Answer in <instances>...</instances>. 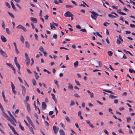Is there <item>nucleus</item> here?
Segmentation results:
<instances>
[{"label": "nucleus", "mask_w": 135, "mask_h": 135, "mask_svg": "<svg viewBox=\"0 0 135 135\" xmlns=\"http://www.w3.org/2000/svg\"><path fill=\"white\" fill-rule=\"evenodd\" d=\"M6 6L9 8H10V6L9 3L7 2H6Z\"/></svg>", "instance_id": "864d4df0"}, {"label": "nucleus", "mask_w": 135, "mask_h": 135, "mask_svg": "<svg viewBox=\"0 0 135 135\" xmlns=\"http://www.w3.org/2000/svg\"><path fill=\"white\" fill-rule=\"evenodd\" d=\"M29 96H26V99H25L26 102H27L29 100Z\"/></svg>", "instance_id": "603ef678"}, {"label": "nucleus", "mask_w": 135, "mask_h": 135, "mask_svg": "<svg viewBox=\"0 0 135 135\" xmlns=\"http://www.w3.org/2000/svg\"><path fill=\"white\" fill-rule=\"evenodd\" d=\"M16 66L17 67L18 69V71H20V70L21 66L19 64L18 65H16Z\"/></svg>", "instance_id": "5fc2aeb1"}, {"label": "nucleus", "mask_w": 135, "mask_h": 135, "mask_svg": "<svg viewBox=\"0 0 135 135\" xmlns=\"http://www.w3.org/2000/svg\"><path fill=\"white\" fill-rule=\"evenodd\" d=\"M53 129L54 133L55 134H56L58 131L59 128L55 126H54L53 127Z\"/></svg>", "instance_id": "7ed1b4c3"}, {"label": "nucleus", "mask_w": 135, "mask_h": 135, "mask_svg": "<svg viewBox=\"0 0 135 135\" xmlns=\"http://www.w3.org/2000/svg\"><path fill=\"white\" fill-rule=\"evenodd\" d=\"M108 55L109 56H111L112 55L113 53L112 51H109L108 52Z\"/></svg>", "instance_id": "4be33fe9"}, {"label": "nucleus", "mask_w": 135, "mask_h": 135, "mask_svg": "<svg viewBox=\"0 0 135 135\" xmlns=\"http://www.w3.org/2000/svg\"><path fill=\"white\" fill-rule=\"evenodd\" d=\"M75 104L74 102V100H71V102L70 105L71 106H73Z\"/></svg>", "instance_id": "58836bf2"}, {"label": "nucleus", "mask_w": 135, "mask_h": 135, "mask_svg": "<svg viewBox=\"0 0 135 135\" xmlns=\"http://www.w3.org/2000/svg\"><path fill=\"white\" fill-rule=\"evenodd\" d=\"M129 71L131 73H132L133 72H134V73H135V71L133 69H129Z\"/></svg>", "instance_id": "de8ad7c7"}, {"label": "nucleus", "mask_w": 135, "mask_h": 135, "mask_svg": "<svg viewBox=\"0 0 135 135\" xmlns=\"http://www.w3.org/2000/svg\"><path fill=\"white\" fill-rule=\"evenodd\" d=\"M47 107V105L45 102H43L42 104V108L43 110L45 109Z\"/></svg>", "instance_id": "39448f33"}, {"label": "nucleus", "mask_w": 135, "mask_h": 135, "mask_svg": "<svg viewBox=\"0 0 135 135\" xmlns=\"http://www.w3.org/2000/svg\"><path fill=\"white\" fill-rule=\"evenodd\" d=\"M6 31L7 33L8 34H9L10 33V32L9 30V29L8 28H6Z\"/></svg>", "instance_id": "a19ab883"}, {"label": "nucleus", "mask_w": 135, "mask_h": 135, "mask_svg": "<svg viewBox=\"0 0 135 135\" xmlns=\"http://www.w3.org/2000/svg\"><path fill=\"white\" fill-rule=\"evenodd\" d=\"M29 129L31 132H32L33 134H34V132L32 127H30L29 128Z\"/></svg>", "instance_id": "3c124183"}, {"label": "nucleus", "mask_w": 135, "mask_h": 135, "mask_svg": "<svg viewBox=\"0 0 135 135\" xmlns=\"http://www.w3.org/2000/svg\"><path fill=\"white\" fill-rule=\"evenodd\" d=\"M76 28L78 29H81V27L79 25H76Z\"/></svg>", "instance_id": "052dcab7"}, {"label": "nucleus", "mask_w": 135, "mask_h": 135, "mask_svg": "<svg viewBox=\"0 0 135 135\" xmlns=\"http://www.w3.org/2000/svg\"><path fill=\"white\" fill-rule=\"evenodd\" d=\"M96 101H97V103H98L100 105H102L103 104V103H101V102H100L98 100H97Z\"/></svg>", "instance_id": "338daca9"}, {"label": "nucleus", "mask_w": 135, "mask_h": 135, "mask_svg": "<svg viewBox=\"0 0 135 135\" xmlns=\"http://www.w3.org/2000/svg\"><path fill=\"white\" fill-rule=\"evenodd\" d=\"M117 43L118 44H121V42L120 41V40H119V39H118L117 41Z\"/></svg>", "instance_id": "8fccbe9b"}, {"label": "nucleus", "mask_w": 135, "mask_h": 135, "mask_svg": "<svg viewBox=\"0 0 135 135\" xmlns=\"http://www.w3.org/2000/svg\"><path fill=\"white\" fill-rule=\"evenodd\" d=\"M80 31L84 32H86V30L85 29H81L80 30Z\"/></svg>", "instance_id": "680f3d73"}, {"label": "nucleus", "mask_w": 135, "mask_h": 135, "mask_svg": "<svg viewBox=\"0 0 135 135\" xmlns=\"http://www.w3.org/2000/svg\"><path fill=\"white\" fill-rule=\"evenodd\" d=\"M2 114L6 118H7L8 117V115L5 113L4 111L2 112Z\"/></svg>", "instance_id": "412c9836"}, {"label": "nucleus", "mask_w": 135, "mask_h": 135, "mask_svg": "<svg viewBox=\"0 0 135 135\" xmlns=\"http://www.w3.org/2000/svg\"><path fill=\"white\" fill-rule=\"evenodd\" d=\"M78 65V62L76 61L74 63V66L75 67H77Z\"/></svg>", "instance_id": "2f4dec72"}, {"label": "nucleus", "mask_w": 135, "mask_h": 135, "mask_svg": "<svg viewBox=\"0 0 135 135\" xmlns=\"http://www.w3.org/2000/svg\"><path fill=\"white\" fill-rule=\"evenodd\" d=\"M64 16L66 17H72L74 15L70 12L68 11L64 14Z\"/></svg>", "instance_id": "f257e3e1"}, {"label": "nucleus", "mask_w": 135, "mask_h": 135, "mask_svg": "<svg viewBox=\"0 0 135 135\" xmlns=\"http://www.w3.org/2000/svg\"><path fill=\"white\" fill-rule=\"evenodd\" d=\"M123 51H124L126 52V53L127 54V53H128L131 55L132 56H133V55L130 51H126V50H124Z\"/></svg>", "instance_id": "cd10ccee"}, {"label": "nucleus", "mask_w": 135, "mask_h": 135, "mask_svg": "<svg viewBox=\"0 0 135 135\" xmlns=\"http://www.w3.org/2000/svg\"><path fill=\"white\" fill-rule=\"evenodd\" d=\"M57 37V35L56 34H54L53 36V38L55 39H56Z\"/></svg>", "instance_id": "0e129e2a"}, {"label": "nucleus", "mask_w": 135, "mask_h": 135, "mask_svg": "<svg viewBox=\"0 0 135 135\" xmlns=\"http://www.w3.org/2000/svg\"><path fill=\"white\" fill-rule=\"evenodd\" d=\"M11 84L12 91L14 93V94H15L16 93V91L15 90V87L12 82H11Z\"/></svg>", "instance_id": "20e7f679"}, {"label": "nucleus", "mask_w": 135, "mask_h": 135, "mask_svg": "<svg viewBox=\"0 0 135 135\" xmlns=\"http://www.w3.org/2000/svg\"><path fill=\"white\" fill-rule=\"evenodd\" d=\"M11 6H12V7L13 8V9H16L15 7V6L14 5L13 2L12 1H11Z\"/></svg>", "instance_id": "bb28decb"}, {"label": "nucleus", "mask_w": 135, "mask_h": 135, "mask_svg": "<svg viewBox=\"0 0 135 135\" xmlns=\"http://www.w3.org/2000/svg\"><path fill=\"white\" fill-rule=\"evenodd\" d=\"M8 113L10 117L12 118L14 120V122H16L17 123V121L16 119L14 118V116L11 114V112L9 111H8Z\"/></svg>", "instance_id": "1a4fd4ad"}, {"label": "nucleus", "mask_w": 135, "mask_h": 135, "mask_svg": "<svg viewBox=\"0 0 135 135\" xmlns=\"http://www.w3.org/2000/svg\"><path fill=\"white\" fill-rule=\"evenodd\" d=\"M2 26L3 28L4 29L5 28V26L4 22L3 21H2Z\"/></svg>", "instance_id": "393cba45"}, {"label": "nucleus", "mask_w": 135, "mask_h": 135, "mask_svg": "<svg viewBox=\"0 0 135 135\" xmlns=\"http://www.w3.org/2000/svg\"><path fill=\"white\" fill-rule=\"evenodd\" d=\"M66 7L68 8L73 7L72 5H70L68 4H67L66 5Z\"/></svg>", "instance_id": "4c0bfd02"}, {"label": "nucleus", "mask_w": 135, "mask_h": 135, "mask_svg": "<svg viewBox=\"0 0 135 135\" xmlns=\"http://www.w3.org/2000/svg\"><path fill=\"white\" fill-rule=\"evenodd\" d=\"M93 15H95L97 17L98 16H99V15L97 14V13H96L95 12H90Z\"/></svg>", "instance_id": "f704fd0d"}, {"label": "nucleus", "mask_w": 135, "mask_h": 135, "mask_svg": "<svg viewBox=\"0 0 135 135\" xmlns=\"http://www.w3.org/2000/svg\"><path fill=\"white\" fill-rule=\"evenodd\" d=\"M65 119L68 122H70V120L68 117L66 116L65 117Z\"/></svg>", "instance_id": "473e14b6"}, {"label": "nucleus", "mask_w": 135, "mask_h": 135, "mask_svg": "<svg viewBox=\"0 0 135 135\" xmlns=\"http://www.w3.org/2000/svg\"><path fill=\"white\" fill-rule=\"evenodd\" d=\"M107 24H108V25H109L110 23H108V22H104V23L103 25L105 26H107Z\"/></svg>", "instance_id": "4d7b16f0"}, {"label": "nucleus", "mask_w": 135, "mask_h": 135, "mask_svg": "<svg viewBox=\"0 0 135 135\" xmlns=\"http://www.w3.org/2000/svg\"><path fill=\"white\" fill-rule=\"evenodd\" d=\"M96 33L97 35L100 37L101 38H102V36L98 32H96Z\"/></svg>", "instance_id": "09e8293b"}, {"label": "nucleus", "mask_w": 135, "mask_h": 135, "mask_svg": "<svg viewBox=\"0 0 135 135\" xmlns=\"http://www.w3.org/2000/svg\"><path fill=\"white\" fill-rule=\"evenodd\" d=\"M8 13L9 15V16L12 18H13L14 17V15L11 13L10 12H8Z\"/></svg>", "instance_id": "7c9ffc66"}, {"label": "nucleus", "mask_w": 135, "mask_h": 135, "mask_svg": "<svg viewBox=\"0 0 135 135\" xmlns=\"http://www.w3.org/2000/svg\"><path fill=\"white\" fill-rule=\"evenodd\" d=\"M87 92L89 94L91 98H92L93 97L94 94L93 93L91 92L89 90H88Z\"/></svg>", "instance_id": "4468645a"}, {"label": "nucleus", "mask_w": 135, "mask_h": 135, "mask_svg": "<svg viewBox=\"0 0 135 135\" xmlns=\"http://www.w3.org/2000/svg\"><path fill=\"white\" fill-rule=\"evenodd\" d=\"M109 98H110L112 99H113L117 97L115 96H114L113 95H112V94H110L109 95Z\"/></svg>", "instance_id": "c85d7f7f"}, {"label": "nucleus", "mask_w": 135, "mask_h": 135, "mask_svg": "<svg viewBox=\"0 0 135 135\" xmlns=\"http://www.w3.org/2000/svg\"><path fill=\"white\" fill-rule=\"evenodd\" d=\"M75 82L76 83V84L77 85H79V86H80V84L79 83V82H78V81H77L76 80H75Z\"/></svg>", "instance_id": "e2e57ef3"}, {"label": "nucleus", "mask_w": 135, "mask_h": 135, "mask_svg": "<svg viewBox=\"0 0 135 135\" xmlns=\"http://www.w3.org/2000/svg\"><path fill=\"white\" fill-rule=\"evenodd\" d=\"M19 127H20V129L22 130V131H24L25 130V129L24 128V127H22L20 123H19Z\"/></svg>", "instance_id": "5701e85b"}, {"label": "nucleus", "mask_w": 135, "mask_h": 135, "mask_svg": "<svg viewBox=\"0 0 135 135\" xmlns=\"http://www.w3.org/2000/svg\"><path fill=\"white\" fill-rule=\"evenodd\" d=\"M50 25L51 28V29H52L53 28H56V27L55 26H54V25L53 24H52V23H50Z\"/></svg>", "instance_id": "b1692460"}, {"label": "nucleus", "mask_w": 135, "mask_h": 135, "mask_svg": "<svg viewBox=\"0 0 135 135\" xmlns=\"http://www.w3.org/2000/svg\"><path fill=\"white\" fill-rule=\"evenodd\" d=\"M51 95L52 96V98L54 100V101L55 102L56 104L57 100L55 98V95L52 93H51Z\"/></svg>", "instance_id": "ddd939ff"}, {"label": "nucleus", "mask_w": 135, "mask_h": 135, "mask_svg": "<svg viewBox=\"0 0 135 135\" xmlns=\"http://www.w3.org/2000/svg\"><path fill=\"white\" fill-rule=\"evenodd\" d=\"M1 54L4 57H7V56L6 53L2 50L0 51Z\"/></svg>", "instance_id": "0eeeda50"}, {"label": "nucleus", "mask_w": 135, "mask_h": 135, "mask_svg": "<svg viewBox=\"0 0 135 135\" xmlns=\"http://www.w3.org/2000/svg\"><path fill=\"white\" fill-rule=\"evenodd\" d=\"M74 96L76 98H79L80 97V96L77 93H75L74 94Z\"/></svg>", "instance_id": "6e6d98bb"}, {"label": "nucleus", "mask_w": 135, "mask_h": 135, "mask_svg": "<svg viewBox=\"0 0 135 135\" xmlns=\"http://www.w3.org/2000/svg\"><path fill=\"white\" fill-rule=\"evenodd\" d=\"M6 64L7 66H9L13 70L14 73H15V69L12 64L8 63H6Z\"/></svg>", "instance_id": "423d86ee"}, {"label": "nucleus", "mask_w": 135, "mask_h": 135, "mask_svg": "<svg viewBox=\"0 0 135 135\" xmlns=\"http://www.w3.org/2000/svg\"><path fill=\"white\" fill-rule=\"evenodd\" d=\"M103 90L106 91V92H108V93H110L113 94H114V93H113L112 91H111L106 90Z\"/></svg>", "instance_id": "ea45409f"}, {"label": "nucleus", "mask_w": 135, "mask_h": 135, "mask_svg": "<svg viewBox=\"0 0 135 135\" xmlns=\"http://www.w3.org/2000/svg\"><path fill=\"white\" fill-rule=\"evenodd\" d=\"M25 43L26 44V47L27 48H29L30 47V45L28 44V42H25Z\"/></svg>", "instance_id": "aec40b11"}, {"label": "nucleus", "mask_w": 135, "mask_h": 135, "mask_svg": "<svg viewBox=\"0 0 135 135\" xmlns=\"http://www.w3.org/2000/svg\"><path fill=\"white\" fill-rule=\"evenodd\" d=\"M20 40L23 43L24 42V38L22 35L21 36Z\"/></svg>", "instance_id": "72a5a7b5"}, {"label": "nucleus", "mask_w": 135, "mask_h": 135, "mask_svg": "<svg viewBox=\"0 0 135 135\" xmlns=\"http://www.w3.org/2000/svg\"><path fill=\"white\" fill-rule=\"evenodd\" d=\"M117 12L119 14L122 15H126V14L125 13L121 12V9H117Z\"/></svg>", "instance_id": "6e6552de"}, {"label": "nucleus", "mask_w": 135, "mask_h": 135, "mask_svg": "<svg viewBox=\"0 0 135 135\" xmlns=\"http://www.w3.org/2000/svg\"><path fill=\"white\" fill-rule=\"evenodd\" d=\"M30 20L34 23H36L37 22V21L36 19L33 17H31L30 18Z\"/></svg>", "instance_id": "9d476101"}, {"label": "nucleus", "mask_w": 135, "mask_h": 135, "mask_svg": "<svg viewBox=\"0 0 135 135\" xmlns=\"http://www.w3.org/2000/svg\"><path fill=\"white\" fill-rule=\"evenodd\" d=\"M13 132L15 135H19L18 133L14 129L13 131Z\"/></svg>", "instance_id": "c03bdc74"}, {"label": "nucleus", "mask_w": 135, "mask_h": 135, "mask_svg": "<svg viewBox=\"0 0 135 135\" xmlns=\"http://www.w3.org/2000/svg\"><path fill=\"white\" fill-rule=\"evenodd\" d=\"M26 65L28 66L30 62V60L29 58H26Z\"/></svg>", "instance_id": "f8f14e48"}, {"label": "nucleus", "mask_w": 135, "mask_h": 135, "mask_svg": "<svg viewBox=\"0 0 135 135\" xmlns=\"http://www.w3.org/2000/svg\"><path fill=\"white\" fill-rule=\"evenodd\" d=\"M127 122H128L130 121L131 120V118L130 117H128L127 118Z\"/></svg>", "instance_id": "a18cd8bd"}, {"label": "nucleus", "mask_w": 135, "mask_h": 135, "mask_svg": "<svg viewBox=\"0 0 135 135\" xmlns=\"http://www.w3.org/2000/svg\"><path fill=\"white\" fill-rule=\"evenodd\" d=\"M22 29L25 32H26L27 31V29L23 26Z\"/></svg>", "instance_id": "774afa93"}, {"label": "nucleus", "mask_w": 135, "mask_h": 135, "mask_svg": "<svg viewBox=\"0 0 135 135\" xmlns=\"http://www.w3.org/2000/svg\"><path fill=\"white\" fill-rule=\"evenodd\" d=\"M27 110L29 112H30L31 111V109L30 108V104L27 103Z\"/></svg>", "instance_id": "f3484780"}, {"label": "nucleus", "mask_w": 135, "mask_h": 135, "mask_svg": "<svg viewBox=\"0 0 135 135\" xmlns=\"http://www.w3.org/2000/svg\"><path fill=\"white\" fill-rule=\"evenodd\" d=\"M23 26H22L21 25H19L18 26L16 27L18 28L19 29H22V28Z\"/></svg>", "instance_id": "79ce46f5"}, {"label": "nucleus", "mask_w": 135, "mask_h": 135, "mask_svg": "<svg viewBox=\"0 0 135 135\" xmlns=\"http://www.w3.org/2000/svg\"><path fill=\"white\" fill-rule=\"evenodd\" d=\"M59 132L60 135H65V133L63 130H60Z\"/></svg>", "instance_id": "2eb2a0df"}, {"label": "nucleus", "mask_w": 135, "mask_h": 135, "mask_svg": "<svg viewBox=\"0 0 135 135\" xmlns=\"http://www.w3.org/2000/svg\"><path fill=\"white\" fill-rule=\"evenodd\" d=\"M91 17L93 19H94V20H96V18H97V17L96 15H91Z\"/></svg>", "instance_id": "a878e982"}, {"label": "nucleus", "mask_w": 135, "mask_h": 135, "mask_svg": "<svg viewBox=\"0 0 135 135\" xmlns=\"http://www.w3.org/2000/svg\"><path fill=\"white\" fill-rule=\"evenodd\" d=\"M1 39L3 42H5L7 41L6 38L3 35H1Z\"/></svg>", "instance_id": "9b49d317"}, {"label": "nucleus", "mask_w": 135, "mask_h": 135, "mask_svg": "<svg viewBox=\"0 0 135 135\" xmlns=\"http://www.w3.org/2000/svg\"><path fill=\"white\" fill-rule=\"evenodd\" d=\"M11 119L10 120V121L11 123L13 125L16 126V124L14 122V120H12V119L10 118Z\"/></svg>", "instance_id": "dca6fc26"}, {"label": "nucleus", "mask_w": 135, "mask_h": 135, "mask_svg": "<svg viewBox=\"0 0 135 135\" xmlns=\"http://www.w3.org/2000/svg\"><path fill=\"white\" fill-rule=\"evenodd\" d=\"M34 116L37 119H38V116L37 113H35Z\"/></svg>", "instance_id": "bf43d9fd"}, {"label": "nucleus", "mask_w": 135, "mask_h": 135, "mask_svg": "<svg viewBox=\"0 0 135 135\" xmlns=\"http://www.w3.org/2000/svg\"><path fill=\"white\" fill-rule=\"evenodd\" d=\"M118 109L120 111H121L122 110H124V108L123 107H120L118 108Z\"/></svg>", "instance_id": "49530a36"}, {"label": "nucleus", "mask_w": 135, "mask_h": 135, "mask_svg": "<svg viewBox=\"0 0 135 135\" xmlns=\"http://www.w3.org/2000/svg\"><path fill=\"white\" fill-rule=\"evenodd\" d=\"M32 82L33 83V84L35 86L36 85V81L34 79H33L32 80Z\"/></svg>", "instance_id": "e433bc0d"}, {"label": "nucleus", "mask_w": 135, "mask_h": 135, "mask_svg": "<svg viewBox=\"0 0 135 135\" xmlns=\"http://www.w3.org/2000/svg\"><path fill=\"white\" fill-rule=\"evenodd\" d=\"M68 88L69 89H73V86L72 85H71L70 83L69 84V86H68Z\"/></svg>", "instance_id": "a211bd4d"}, {"label": "nucleus", "mask_w": 135, "mask_h": 135, "mask_svg": "<svg viewBox=\"0 0 135 135\" xmlns=\"http://www.w3.org/2000/svg\"><path fill=\"white\" fill-rule=\"evenodd\" d=\"M22 89V93L23 95L24 96L26 94V90L25 87L22 85H20Z\"/></svg>", "instance_id": "f03ea898"}, {"label": "nucleus", "mask_w": 135, "mask_h": 135, "mask_svg": "<svg viewBox=\"0 0 135 135\" xmlns=\"http://www.w3.org/2000/svg\"><path fill=\"white\" fill-rule=\"evenodd\" d=\"M2 95L3 99H4L5 98V97L4 95V91L3 90L2 92Z\"/></svg>", "instance_id": "37998d69"}, {"label": "nucleus", "mask_w": 135, "mask_h": 135, "mask_svg": "<svg viewBox=\"0 0 135 135\" xmlns=\"http://www.w3.org/2000/svg\"><path fill=\"white\" fill-rule=\"evenodd\" d=\"M104 131L108 135V134L109 133L106 130L104 129Z\"/></svg>", "instance_id": "69168bd1"}, {"label": "nucleus", "mask_w": 135, "mask_h": 135, "mask_svg": "<svg viewBox=\"0 0 135 135\" xmlns=\"http://www.w3.org/2000/svg\"><path fill=\"white\" fill-rule=\"evenodd\" d=\"M108 16L110 18H115L116 17L114 16L113 15L111 14H109L108 15Z\"/></svg>", "instance_id": "c756f323"}, {"label": "nucleus", "mask_w": 135, "mask_h": 135, "mask_svg": "<svg viewBox=\"0 0 135 135\" xmlns=\"http://www.w3.org/2000/svg\"><path fill=\"white\" fill-rule=\"evenodd\" d=\"M26 118L27 120H28V121L29 123H30V122H31L32 121L30 119V118L28 117V116H26Z\"/></svg>", "instance_id": "c9c22d12"}, {"label": "nucleus", "mask_w": 135, "mask_h": 135, "mask_svg": "<svg viewBox=\"0 0 135 135\" xmlns=\"http://www.w3.org/2000/svg\"><path fill=\"white\" fill-rule=\"evenodd\" d=\"M53 113H54L53 111H50L49 112V115H51L53 114Z\"/></svg>", "instance_id": "13d9d810"}, {"label": "nucleus", "mask_w": 135, "mask_h": 135, "mask_svg": "<svg viewBox=\"0 0 135 135\" xmlns=\"http://www.w3.org/2000/svg\"><path fill=\"white\" fill-rule=\"evenodd\" d=\"M8 126L10 127V129H11L12 131L15 129L10 124L8 123Z\"/></svg>", "instance_id": "6ab92c4d"}]
</instances>
